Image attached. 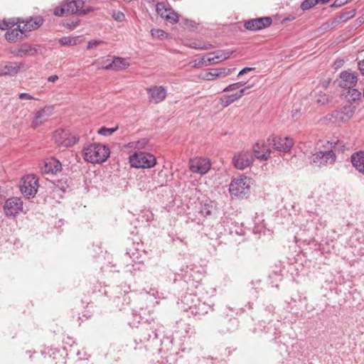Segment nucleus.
<instances>
[{
	"label": "nucleus",
	"instance_id": "nucleus-58",
	"mask_svg": "<svg viewBox=\"0 0 364 364\" xmlns=\"http://www.w3.org/2000/svg\"><path fill=\"white\" fill-rule=\"evenodd\" d=\"M58 76L56 75H50L48 77V81L50 82H55L58 80Z\"/></svg>",
	"mask_w": 364,
	"mask_h": 364
},
{
	"label": "nucleus",
	"instance_id": "nucleus-42",
	"mask_svg": "<svg viewBox=\"0 0 364 364\" xmlns=\"http://www.w3.org/2000/svg\"><path fill=\"white\" fill-rule=\"evenodd\" d=\"M112 16L115 21L119 22H122L125 19L124 13L120 11H113Z\"/></svg>",
	"mask_w": 364,
	"mask_h": 364
},
{
	"label": "nucleus",
	"instance_id": "nucleus-2",
	"mask_svg": "<svg viewBox=\"0 0 364 364\" xmlns=\"http://www.w3.org/2000/svg\"><path fill=\"white\" fill-rule=\"evenodd\" d=\"M109 148L100 144H92L83 149L84 159L92 164L104 162L109 156Z\"/></svg>",
	"mask_w": 364,
	"mask_h": 364
},
{
	"label": "nucleus",
	"instance_id": "nucleus-46",
	"mask_svg": "<svg viewBox=\"0 0 364 364\" xmlns=\"http://www.w3.org/2000/svg\"><path fill=\"white\" fill-rule=\"evenodd\" d=\"M78 22L79 21L78 20H76V21H68L66 23H65L63 24V26L67 28H74L77 26V25L78 24Z\"/></svg>",
	"mask_w": 364,
	"mask_h": 364
},
{
	"label": "nucleus",
	"instance_id": "nucleus-29",
	"mask_svg": "<svg viewBox=\"0 0 364 364\" xmlns=\"http://www.w3.org/2000/svg\"><path fill=\"white\" fill-rule=\"evenodd\" d=\"M194 333V329L188 324H184L181 327L180 330L176 332V335L179 334V339H190Z\"/></svg>",
	"mask_w": 364,
	"mask_h": 364
},
{
	"label": "nucleus",
	"instance_id": "nucleus-32",
	"mask_svg": "<svg viewBox=\"0 0 364 364\" xmlns=\"http://www.w3.org/2000/svg\"><path fill=\"white\" fill-rule=\"evenodd\" d=\"M191 313L194 314L196 316H203L208 312L209 310L211 309L210 305L206 304L205 303H199L197 306L194 308L191 307Z\"/></svg>",
	"mask_w": 364,
	"mask_h": 364
},
{
	"label": "nucleus",
	"instance_id": "nucleus-3",
	"mask_svg": "<svg viewBox=\"0 0 364 364\" xmlns=\"http://www.w3.org/2000/svg\"><path fill=\"white\" fill-rule=\"evenodd\" d=\"M252 184V180L251 178L245 175H240L232 180L229 186L230 194L232 197L246 198L250 192Z\"/></svg>",
	"mask_w": 364,
	"mask_h": 364
},
{
	"label": "nucleus",
	"instance_id": "nucleus-5",
	"mask_svg": "<svg viewBox=\"0 0 364 364\" xmlns=\"http://www.w3.org/2000/svg\"><path fill=\"white\" fill-rule=\"evenodd\" d=\"M85 2L82 0H69L63 3L60 6L54 9L53 14L56 16H62L66 14H79L85 15L89 10L83 9Z\"/></svg>",
	"mask_w": 364,
	"mask_h": 364
},
{
	"label": "nucleus",
	"instance_id": "nucleus-61",
	"mask_svg": "<svg viewBox=\"0 0 364 364\" xmlns=\"http://www.w3.org/2000/svg\"><path fill=\"white\" fill-rule=\"evenodd\" d=\"M228 322L232 325L235 324L237 323V321L235 319H230L228 320Z\"/></svg>",
	"mask_w": 364,
	"mask_h": 364
},
{
	"label": "nucleus",
	"instance_id": "nucleus-40",
	"mask_svg": "<svg viewBox=\"0 0 364 364\" xmlns=\"http://www.w3.org/2000/svg\"><path fill=\"white\" fill-rule=\"evenodd\" d=\"M68 188V185L67 183V181H63L62 180L58 181L54 191H62L63 193H65Z\"/></svg>",
	"mask_w": 364,
	"mask_h": 364
},
{
	"label": "nucleus",
	"instance_id": "nucleus-1",
	"mask_svg": "<svg viewBox=\"0 0 364 364\" xmlns=\"http://www.w3.org/2000/svg\"><path fill=\"white\" fill-rule=\"evenodd\" d=\"M308 159L311 166L322 168L333 165L336 161V155L333 149H328L325 144L323 149H315L314 152L308 156Z\"/></svg>",
	"mask_w": 364,
	"mask_h": 364
},
{
	"label": "nucleus",
	"instance_id": "nucleus-28",
	"mask_svg": "<svg viewBox=\"0 0 364 364\" xmlns=\"http://www.w3.org/2000/svg\"><path fill=\"white\" fill-rule=\"evenodd\" d=\"M43 23V19L41 16H36L27 20L24 23L23 28L25 31H31L38 28Z\"/></svg>",
	"mask_w": 364,
	"mask_h": 364
},
{
	"label": "nucleus",
	"instance_id": "nucleus-25",
	"mask_svg": "<svg viewBox=\"0 0 364 364\" xmlns=\"http://www.w3.org/2000/svg\"><path fill=\"white\" fill-rule=\"evenodd\" d=\"M234 69L220 68L212 69L210 72L207 73L205 78L208 80H213L219 77H225L232 73Z\"/></svg>",
	"mask_w": 364,
	"mask_h": 364
},
{
	"label": "nucleus",
	"instance_id": "nucleus-9",
	"mask_svg": "<svg viewBox=\"0 0 364 364\" xmlns=\"http://www.w3.org/2000/svg\"><path fill=\"white\" fill-rule=\"evenodd\" d=\"M355 111V105H345L338 109L333 110L331 114L330 119L333 122H346L353 117Z\"/></svg>",
	"mask_w": 364,
	"mask_h": 364
},
{
	"label": "nucleus",
	"instance_id": "nucleus-54",
	"mask_svg": "<svg viewBox=\"0 0 364 364\" xmlns=\"http://www.w3.org/2000/svg\"><path fill=\"white\" fill-rule=\"evenodd\" d=\"M255 70V68H249V67H246V68H242L238 73V75L237 76H240V75H243L246 73H247L250 70Z\"/></svg>",
	"mask_w": 364,
	"mask_h": 364
},
{
	"label": "nucleus",
	"instance_id": "nucleus-50",
	"mask_svg": "<svg viewBox=\"0 0 364 364\" xmlns=\"http://www.w3.org/2000/svg\"><path fill=\"white\" fill-rule=\"evenodd\" d=\"M252 87V85H247L244 88H242L240 90V91L237 93H235V95L237 96V99H240L245 94V91L247 90V89H250Z\"/></svg>",
	"mask_w": 364,
	"mask_h": 364
},
{
	"label": "nucleus",
	"instance_id": "nucleus-17",
	"mask_svg": "<svg viewBox=\"0 0 364 364\" xmlns=\"http://www.w3.org/2000/svg\"><path fill=\"white\" fill-rule=\"evenodd\" d=\"M272 153V149L267 144L257 143L253 147V156L260 161H267Z\"/></svg>",
	"mask_w": 364,
	"mask_h": 364
},
{
	"label": "nucleus",
	"instance_id": "nucleus-48",
	"mask_svg": "<svg viewBox=\"0 0 364 364\" xmlns=\"http://www.w3.org/2000/svg\"><path fill=\"white\" fill-rule=\"evenodd\" d=\"M214 46L210 43H203L201 44V46H193V48L198 49V50H210L213 48Z\"/></svg>",
	"mask_w": 364,
	"mask_h": 364
},
{
	"label": "nucleus",
	"instance_id": "nucleus-22",
	"mask_svg": "<svg viewBox=\"0 0 364 364\" xmlns=\"http://www.w3.org/2000/svg\"><path fill=\"white\" fill-rule=\"evenodd\" d=\"M340 77L342 79L341 86L343 87L351 88L356 85L358 81L357 75L355 73L343 71Z\"/></svg>",
	"mask_w": 364,
	"mask_h": 364
},
{
	"label": "nucleus",
	"instance_id": "nucleus-44",
	"mask_svg": "<svg viewBox=\"0 0 364 364\" xmlns=\"http://www.w3.org/2000/svg\"><path fill=\"white\" fill-rule=\"evenodd\" d=\"M102 43H104V42L102 41L92 40L88 42L87 48L88 50H90V49L93 48L94 47H96L97 46L102 44Z\"/></svg>",
	"mask_w": 364,
	"mask_h": 364
},
{
	"label": "nucleus",
	"instance_id": "nucleus-14",
	"mask_svg": "<svg viewBox=\"0 0 364 364\" xmlns=\"http://www.w3.org/2000/svg\"><path fill=\"white\" fill-rule=\"evenodd\" d=\"M40 48L39 46L23 43L19 48L11 50V53L18 58L35 55Z\"/></svg>",
	"mask_w": 364,
	"mask_h": 364
},
{
	"label": "nucleus",
	"instance_id": "nucleus-8",
	"mask_svg": "<svg viewBox=\"0 0 364 364\" xmlns=\"http://www.w3.org/2000/svg\"><path fill=\"white\" fill-rule=\"evenodd\" d=\"M53 139L55 144L64 148L72 146L79 141V138L75 135L63 129L56 130L53 134Z\"/></svg>",
	"mask_w": 364,
	"mask_h": 364
},
{
	"label": "nucleus",
	"instance_id": "nucleus-27",
	"mask_svg": "<svg viewBox=\"0 0 364 364\" xmlns=\"http://www.w3.org/2000/svg\"><path fill=\"white\" fill-rule=\"evenodd\" d=\"M326 144L328 149H333L335 154L336 151L343 153L346 150L349 149V144L338 139L328 141Z\"/></svg>",
	"mask_w": 364,
	"mask_h": 364
},
{
	"label": "nucleus",
	"instance_id": "nucleus-7",
	"mask_svg": "<svg viewBox=\"0 0 364 364\" xmlns=\"http://www.w3.org/2000/svg\"><path fill=\"white\" fill-rule=\"evenodd\" d=\"M267 143L270 148L284 153L290 151L294 145L291 138L277 135L269 136L267 139Z\"/></svg>",
	"mask_w": 364,
	"mask_h": 364
},
{
	"label": "nucleus",
	"instance_id": "nucleus-63",
	"mask_svg": "<svg viewBox=\"0 0 364 364\" xmlns=\"http://www.w3.org/2000/svg\"><path fill=\"white\" fill-rule=\"evenodd\" d=\"M295 18L293 17V16H289L287 18H285V21H292L294 20Z\"/></svg>",
	"mask_w": 364,
	"mask_h": 364
},
{
	"label": "nucleus",
	"instance_id": "nucleus-36",
	"mask_svg": "<svg viewBox=\"0 0 364 364\" xmlns=\"http://www.w3.org/2000/svg\"><path fill=\"white\" fill-rule=\"evenodd\" d=\"M212 209L213 206L211 205L205 203L201 205L199 213L202 216L207 218L208 216H210L211 215Z\"/></svg>",
	"mask_w": 364,
	"mask_h": 364
},
{
	"label": "nucleus",
	"instance_id": "nucleus-49",
	"mask_svg": "<svg viewBox=\"0 0 364 364\" xmlns=\"http://www.w3.org/2000/svg\"><path fill=\"white\" fill-rule=\"evenodd\" d=\"M18 97L20 100H38V99L33 97L32 95H31L30 94L26 93V92L20 93L18 95Z\"/></svg>",
	"mask_w": 364,
	"mask_h": 364
},
{
	"label": "nucleus",
	"instance_id": "nucleus-18",
	"mask_svg": "<svg viewBox=\"0 0 364 364\" xmlns=\"http://www.w3.org/2000/svg\"><path fill=\"white\" fill-rule=\"evenodd\" d=\"M28 66L24 63H18L16 62H10L2 68H0V75H15L21 69L26 70Z\"/></svg>",
	"mask_w": 364,
	"mask_h": 364
},
{
	"label": "nucleus",
	"instance_id": "nucleus-15",
	"mask_svg": "<svg viewBox=\"0 0 364 364\" xmlns=\"http://www.w3.org/2000/svg\"><path fill=\"white\" fill-rule=\"evenodd\" d=\"M132 316V321H129V325L131 327H138V324L139 323H150L151 321L154 320L150 314V311L146 312V310L143 309H140L139 311L133 312Z\"/></svg>",
	"mask_w": 364,
	"mask_h": 364
},
{
	"label": "nucleus",
	"instance_id": "nucleus-55",
	"mask_svg": "<svg viewBox=\"0 0 364 364\" xmlns=\"http://www.w3.org/2000/svg\"><path fill=\"white\" fill-rule=\"evenodd\" d=\"M166 18L168 20H171L172 22H178V16L176 14H173L172 16L166 15Z\"/></svg>",
	"mask_w": 364,
	"mask_h": 364
},
{
	"label": "nucleus",
	"instance_id": "nucleus-59",
	"mask_svg": "<svg viewBox=\"0 0 364 364\" xmlns=\"http://www.w3.org/2000/svg\"><path fill=\"white\" fill-rule=\"evenodd\" d=\"M8 27H9V24L6 21L3 22V26L0 25V28L2 29V30H4V29L7 28Z\"/></svg>",
	"mask_w": 364,
	"mask_h": 364
},
{
	"label": "nucleus",
	"instance_id": "nucleus-6",
	"mask_svg": "<svg viewBox=\"0 0 364 364\" xmlns=\"http://www.w3.org/2000/svg\"><path fill=\"white\" fill-rule=\"evenodd\" d=\"M39 187L38 178L33 174L24 176L21 179L20 191L26 198H33Z\"/></svg>",
	"mask_w": 364,
	"mask_h": 364
},
{
	"label": "nucleus",
	"instance_id": "nucleus-4",
	"mask_svg": "<svg viewBox=\"0 0 364 364\" xmlns=\"http://www.w3.org/2000/svg\"><path fill=\"white\" fill-rule=\"evenodd\" d=\"M129 159L131 166L137 168H150L156 164V157L145 151H136L129 156Z\"/></svg>",
	"mask_w": 364,
	"mask_h": 364
},
{
	"label": "nucleus",
	"instance_id": "nucleus-16",
	"mask_svg": "<svg viewBox=\"0 0 364 364\" xmlns=\"http://www.w3.org/2000/svg\"><path fill=\"white\" fill-rule=\"evenodd\" d=\"M149 100L155 104L162 102L166 96V90L162 86H153L146 89Z\"/></svg>",
	"mask_w": 364,
	"mask_h": 364
},
{
	"label": "nucleus",
	"instance_id": "nucleus-21",
	"mask_svg": "<svg viewBox=\"0 0 364 364\" xmlns=\"http://www.w3.org/2000/svg\"><path fill=\"white\" fill-rule=\"evenodd\" d=\"M62 168L61 164L55 159L51 158L44 162L41 171L44 173H56Z\"/></svg>",
	"mask_w": 364,
	"mask_h": 364
},
{
	"label": "nucleus",
	"instance_id": "nucleus-30",
	"mask_svg": "<svg viewBox=\"0 0 364 364\" xmlns=\"http://www.w3.org/2000/svg\"><path fill=\"white\" fill-rule=\"evenodd\" d=\"M233 53V50H219L213 53H210L209 55H214L215 61L216 63L221 62L225 60L230 57V55Z\"/></svg>",
	"mask_w": 364,
	"mask_h": 364
},
{
	"label": "nucleus",
	"instance_id": "nucleus-35",
	"mask_svg": "<svg viewBox=\"0 0 364 364\" xmlns=\"http://www.w3.org/2000/svg\"><path fill=\"white\" fill-rule=\"evenodd\" d=\"M77 38L64 36L59 39V43L62 46H74L77 44Z\"/></svg>",
	"mask_w": 364,
	"mask_h": 364
},
{
	"label": "nucleus",
	"instance_id": "nucleus-11",
	"mask_svg": "<svg viewBox=\"0 0 364 364\" xmlns=\"http://www.w3.org/2000/svg\"><path fill=\"white\" fill-rule=\"evenodd\" d=\"M254 161V156L250 151H242L235 154L232 159L234 166L240 170L249 167Z\"/></svg>",
	"mask_w": 364,
	"mask_h": 364
},
{
	"label": "nucleus",
	"instance_id": "nucleus-57",
	"mask_svg": "<svg viewBox=\"0 0 364 364\" xmlns=\"http://www.w3.org/2000/svg\"><path fill=\"white\" fill-rule=\"evenodd\" d=\"M358 69L360 70V73L364 75V59L363 60H360L358 63Z\"/></svg>",
	"mask_w": 364,
	"mask_h": 364
},
{
	"label": "nucleus",
	"instance_id": "nucleus-23",
	"mask_svg": "<svg viewBox=\"0 0 364 364\" xmlns=\"http://www.w3.org/2000/svg\"><path fill=\"white\" fill-rule=\"evenodd\" d=\"M353 167L360 173L364 174V151H358L350 156Z\"/></svg>",
	"mask_w": 364,
	"mask_h": 364
},
{
	"label": "nucleus",
	"instance_id": "nucleus-52",
	"mask_svg": "<svg viewBox=\"0 0 364 364\" xmlns=\"http://www.w3.org/2000/svg\"><path fill=\"white\" fill-rule=\"evenodd\" d=\"M204 61H205V59H203V58L199 60H195L193 62L194 63L193 67L200 68L202 66H205Z\"/></svg>",
	"mask_w": 364,
	"mask_h": 364
},
{
	"label": "nucleus",
	"instance_id": "nucleus-56",
	"mask_svg": "<svg viewBox=\"0 0 364 364\" xmlns=\"http://www.w3.org/2000/svg\"><path fill=\"white\" fill-rule=\"evenodd\" d=\"M149 296H154L155 299L156 298H159V292L154 289H151L150 291L149 292Z\"/></svg>",
	"mask_w": 364,
	"mask_h": 364
},
{
	"label": "nucleus",
	"instance_id": "nucleus-60",
	"mask_svg": "<svg viewBox=\"0 0 364 364\" xmlns=\"http://www.w3.org/2000/svg\"><path fill=\"white\" fill-rule=\"evenodd\" d=\"M236 83H238V84H239V85H238V87L240 88V87H242V86L245 85L246 82H244V81H240V82H237Z\"/></svg>",
	"mask_w": 364,
	"mask_h": 364
},
{
	"label": "nucleus",
	"instance_id": "nucleus-20",
	"mask_svg": "<svg viewBox=\"0 0 364 364\" xmlns=\"http://www.w3.org/2000/svg\"><path fill=\"white\" fill-rule=\"evenodd\" d=\"M111 60V63L106 66V70L119 71L126 70L129 66V63L124 58L114 55Z\"/></svg>",
	"mask_w": 364,
	"mask_h": 364
},
{
	"label": "nucleus",
	"instance_id": "nucleus-39",
	"mask_svg": "<svg viewBox=\"0 0 364 364\" xmlns=\"http://www.w3.org/2000/svg\"><path fill=\"white\" fill-rule=\"evenodd\" d=\"M148 144V140L146 139H141L137 141H133L129 143V146L132 148L141 149H144L145 146Z\"/></svg>",
	"mask_w": 364,
	"mask_h": 364
},
{
	"label": "nucleus",
	"instance_id": "nucleus-51",
	"mask_svg": "<svg viewBox=\"0 0 364 364\" xmlns=\"http://www.w3.org/2000/svg\"><path fill=\"white\" fill-rule=\"evenodd\" d=\"M238 85H239L238 83L231 84V85L227 86L226 87H225L223 89V92H230V91H233L237 89H239Z\"/></svg>",
	"mask_w": 364,
	"mask_h": 364
},
{
	"label": "nucleus",
	"instance_id": "nucleus-53",
	"mask_svg": "<svg viewBox=\"0 0 364 364\" xmlns=\"http://www.w3.org/2000/svg\"><path fill=\"white\" fill-rule=\"evenodd\" d=\"M132 267L134 271H136V269L141 271L144 268V264L141 262H136L132 265Z\"/></svg>",
	"mask_w": 364,
	"mask_h": 364
},
{
	"label": "nucleus",
	"instance_id": "nucleus-38",
	"mask_svg": "<svg viewBox=\"0 0 364 364\" xmlns=\"http://www.w3.org/2000/svg\"><path fill=\"white\" fill-rule=\"evenodd\" d=\"M318 3H319L318 0H304L301 4V9L303 11H306V10L311 9L312 7H314L316 4H317Z\"/></svg>",
	"mask_w": 364,
	"mask_h": 364
},
{
	"label": "nucleus",
	"instance_id": "nucleus-45",
	"mask_svg": "<svg viewBox=\"0 0 364 364\" xmlns=\"http://www.w3.org/2000/svg\"><path fill=\"white\" fill-rule=\"evenodd\" d=\"M348 1V0H335L334 2L331 5V7L332 8H338L341 7L346 4H347Z\"/></svg>",
	"mask_w": 364,
	"mask_h": 364
},
{
	"label": "nucleus",
	"instance_id": "nucleus-24",
	"mask_svg": "<svg viewBox=\"0 0 364 364\" xmlns=\"http://www.w3.org/2000/svg\"><path fill=\"white\" fill-rule=\"evenodd\" d=\"M25 30L18 26L17 28L6 31L5 38L9 42H16L19 40H23L26 36Z\"/></svg>",
	"mask_w": 364,
	"mask_h": 364
},
{
	"label": "nucleus",
	"instance_id": "nucleus-26",
	"mask_svg": "<svg viewBox=\"0 0 364 364\" xmlns=\"http://www.w3.org/2000/svg\"><path fill=\"white\" fill-rule=\"evenodd\" d=\"M168 339H169V336L166 333L165 327L161 325L157 326L155 330L151 331V334H149V337L147 338L148 341L159 340V341H164Z\"/></svg>",
	"mask_w": 364,
	"mask_h": 364
},
{
	"label": "nucleus",
	"instance_id": "nucleus-34",
	"mask_svg": "<svg viewBox=\"0 0 364 364\" xmlns=\"http://www.w3.org/2000/svg\"><path fill=\"white\" fill-rule=\"evenodd\" d=\"M263 317L269 321H272V317L275 314V307L273 304H267L264 307V309L262 312Z\"/></svg>",
	"mask_w": 364,
	"mask_h": 364
},
{
	"label": "nucleus",
	"instance_id": "nucleus-19",
	"mask_svg": "<svg viewBox=\"0 0 364 364\" xmlns=\"http://www.w3.org/2000/svg\"><path fill=\"white\" fill-rule=\"evenodd\" d=\"M52 107H45L38 110L36 114L31 122V127L36 128L47 120V117L50 114Z\"/></svg>",
	"mask_w": 364,
	"mask_h": 364
},
{
	"label": "nucleus",
	"instance_id": "nucleus-64",
	"mask_svg": "<svg viewBox=\"0 0 364 364\" xmlns=\"http://www.w3.org/2000/svg\"><path fill=\"white\" fill-rule=\"evenodd\" d=\"M160 6H161V4H158L156 5V10H157V12H158L159 14H160V10H161V9H160Z\"/></svg>",
	"mask_w": 364,
	"mask_h": 364
},
{
	"label": "nucleus",
	"instance_id": "nucleus-10",
	"mask_svg": "<svg viewBox=\"0 0 364 364\" xmlns=\"http://www.w3.org/2000/svg\"><path fill=\"white\" fill-rule=\"evenodd\" d=\"M272 19L269 16L250 19L245 21L244 27L251 31H260L272 25Z\"/></svg>",
	"mask_w": 364,
	"mask_h": 364
},
{
	"label": "nucleus",
	"instance_id": "nucleus-31",
	"mask_svg": "<svg viewBox=\"0 0 364 364\" xmlns=\"http://www.w3.org/2000/svg\"><path fill=\"white\" fill-rule=\"evenodd\" d=\"M346 98L350 102L349 105H353V102H355L361 99V92L353 87L348 88L346 94Z\"/></svg>",
	"mask_w": 364,
	"mask_h": 364
},
{
	"label": "nucleus",
	"instance_id": "nucleus-13",
	"mask_svg": "<svg viewBox=\"0 0 364 364\" xmlns=\"http://www.w3.org/2000/svg\"><path fill=\"white\" fill-rule=\"evenodd\" d=\"M210 167V161L207 158H196L190 162V170L193 173L205 174Z\"/></svg>",
	"mask_w": 364,
	"mask_h": 364
},
{
	"label": "nucleus",
	"instance_id": "nucleus-47",
	"mask_svg": "<svg viewBox=\"0 0 364 364\" xmlns=\"http://www.w3.org/2000/svg\"><path fill=\"white\" fill-rule=\"evenodd\" d=\"M203 59H205V61H204V63H205V66H208V65H210L212 64H215V63H217L216 61H215V58H214V55H213L212 57H203Z\"/></svg>",
	"mask_w": 364,
	"mask_h": 364
},
{
	"label": "nucleus",
	"instance_id": "nucleus-37",
	"mask_svg": "<svg viewBox=\"0 0 364 364\" xmlns=\"http://www.w3.org/2000/svg\"><path fill=\"white\" fill-rule=\"evenodd\" d=\"M118 129V126L113 127V128H107L105 127H101L98 131L97 133L100 135L102 136H110L112 135L114 132H116Z\"/></svg>",
	"mask_w": 364,
	"mask_h": 364
},
{
	"label": "nucleus",
	"instance_id": "nucleus-41",
	"mask_svg": "<svg viewBox=\"0 0 364 364\" xmlns=\"http://www.w3.org/2000/svg\"><path fill=\"white\" fill-rule=\"evenodd\" d=\"M114 55H108L106 58H103L100 60V63L101 64L100 68L106 70V66L111 63Z\"/></svg>",
	"mask_w": 364,
	"mask_h": 364
},
{
	"label": "nucleus",
	"instance_id": "nucleus-12",
	"mask_svg": "<svg viewBox=\"0 0 364 364\" xmlns=\"http://www.w3.org/2000/svg\"><path fill=\"white\" fill-rule=\"evenodd\" d=\"M4 209L7 216H16L23 210V202L20 198H10L6 201Z\"/></svg>",
	"mask_w": 364,
	"mask_h": 364
},
{
	"label": "nucleus",
	"instance_id": "nucleus-33",
	"mask_svg": "<svg viewBox=\"0 0 364 364\" xmlns=\"http://www.w3.org/2000/svg\"><path fill=\"white\" fill-rule=\"evenodd\" d=\"M237 100H238V99L235 94L225 95L220 98V105L223 107L229 106L230 105H231L232 103L235 102Z\"/></svg>",
	"mask_w": 364,
	"mask_h": 364
},
{
	"label": "nucleus",
	"instance_id": "nucleus-43",
	"mask_svg": "<svg viewBox=\"0 0 364 364\" xmlns=\"http://www.w3.org/2000/svg\"><path fill=\"white\" fill-rule=\"evenodd\" d=\"M151 33L153 37L158 38H163L166 34L165 31L161 29H151Z\"/></svg>",
	"mask_w": 364,
	"mask_h": 364
},
{
	"label": "nucleus",
	"instance_id": "nucleus-62",
	"mask_svg": "<svg viewBox=\"0 0 364 364\" xmlns=\"http://www.w3.org/2000/svg\"><path fill=\"white\" fill-rule=\"evenodd\" d=\"M193 46H201V44H198L197 43H193L191 45V47L193 48Z\"/></svg>",
	"mask_w": 364,
	"mask_h": 364
}]
</instances>
